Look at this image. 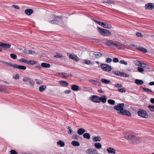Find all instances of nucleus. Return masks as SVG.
Listing matches in <instances>:
<instances>
[{
    "mask_svg": "<svg viewBox=\"0 0 154 154\" xmlns=\"http://www.w3.org/2000/svg\"><path fill=\"white\" fill-rule=\"evenodd\" d=\"M29 82L30 84L32 86H33L34 84V82L31 78L29 79Z\"/></svg>",
    "mask_w": 154,
    "mask_h": 154,
    "instance_id": "43",
    "label": "nucleus"
},
{
    "mask_svg": "<svg viewBox=\"0 0 154 154\" xmlns=\"http://www.w3.org/2000/svg\"><path fill=\"white\" fill-rule=\"evenodd\" d=\"M0 47H2L4 48L8 49L11 47V45L10 44L0 42Z\"/></svg>",
    "mask_w": 154,
    "mask_h": 154,
    "instance_id": "9",
    "label": "nucleus"
},
{
    "mask_svg": "<svg viewBox=\"0 0 154 154\" xmlns=\"http://www.w3.org/2000/svg\"><path fill=\"white\" fill-rule=\"evenodd\" d=\"M143 91L146 92H148L149 93V92H152V91L150 90L149 89L146 88H143Z\"/></svg>",
    "mask_w": 154,
    "mask_h": 154,
    "instance_id": "46",
    "label": "nucleus"
},
{
    "mask_svg": "<svg viewBox=\"0 0 154 154\" xmlns=\"http://www.w3.org/2000/svg\"><path fill=\"white\" fill-rule=\"evenodd\" d=\"M57 144L58 145H60L61 147H63L65 146L64 143L60 140L57 142Z\"/></svg>",
    "mask_w": 154,
    "mask_h": 154,
    "instance_id": "33",
    "label": "nucleus"
},
{
    "mask_svg": "<svg viewBox=\"0 0 154 154\" xmlns=\"http://www.w3.org/2000/svg\"><path fill=\"white\" fill-rule=\"evenodd\" d=\"M80 136L76 134H73L72 136V138L76 140H78V138H80Z\"/></svg>",
    "mask_w": 154,
    "mask_h": 154,
    "instance_id": "38",
    "label": "nucleus"
},
{
    "mask_svg": "<svg viewBox=\"0 0 154 154\" xmlns=\"http://www.w3.org/2000/svg\"><path fill=\"white\" fill-rule=\"evenodd\" d=\"M112 61V59L110 58H106V62L108 63H110Z\"/></svg>",
    "mask_w": 154,
    "mask_h": 154,
    "instance_id": "47",
    "label": "nucleus"
},
{
    "mask_svg": "<svg viewBox=\"0 0 154 154\" xmlns=\"http://www.w3.org/2000/svg\"><path fill=\"white\" fill-rule=\"evenodd\" d=\"M115 43L112 42H111L110 41V44L109 45V46H110L112 47L113 48L115 47Z\"/></svg>",
    "mask_w": 154,
    "mask_h": 154,
    "instance_id": "54",
    "label": "nucleus"
},
{
    "mask_svg": "<svg viewBox=\"0 0 154 154\" xmlns=\"http://www.w3.org/2000/svg\"><path fill=\"white\" fill-rule=\"evenodd\" d=\"M101 82L106 84H108L111 82L110 80L104 79H101Z\"/></svg>",
    "mask_w": 154,
    "mask_h": 154,
    "instance_id": "29",
    "label": "nucleus"
},
{
    "mask_svg": "<svg viewBox=\"0 0 154 154\" xmlns=\"http://www.w3.org/2000/svg\"><path fill=\"white\" fill-rule=\"evenodd\" d=\"M100 67L103 71L106 72H109L112 69L111 66L107 64H102L100 65Z\"/></svg>",
    "mask_w": 154,
    "mask_h": 154,
    "instance_id": "3",
    "label": "nucleus"
},
{
    "mask_svg": "<svg viewBox=\"0 0 154 154\" xmlns=\"http://www.w3.org/2000/svg\"><path fill=\"white\" fill-rule=\"evenodd\" d=\"M98 152V151L95 148H91V154H96Z\"/></svg>",
    "mask_w": 154,
    "mask_h": 154,
    "instance_id": "30",
    "label": "nucleus"
},
{
    "mask_svg": "<svg viewBox=\"0 0 154 154\" xmlns=\"http://www.w3.org/2000/svg\"><path fill=\"white\" fill-rule=\"evenodd\" d=\"M95 55L94 52L93 53H91L90 54V57L92 60H94L96 59V56Z\"/></svg>",
    "mask_w": 154,
    "mask_h": 154,
    "instance_id": "36",
    "label": "nucleus"
},
{
    "mask_svg": "<svg viewBox=\"0 0 154 154\" xmlns=\"http://www.w3.org/2000/svg\"><path fill=\"white\" fill-rule=\"evenodd\" d=\"M59 82L60 83V84L63 87H67L69 84L68 83L64 81H59Z\"/></svg>",
    "mask_w": 154,
    "mask_h": 154,
    "instance_id": "17",
    "label": "nucleus"
},
{
    "mask_svg": "<svg viewBox=\"0 0 154 154\" xmlns=\"http://www.w3.org/2000/svg\"><path fill=\"white\" fill-rule=\"evenodd\" d=\"M101 138L100 136L95 137L92 138V140L94 142L100 141L101 140Z\"/></svg>",
    "mask_w": 154,
    "mask_h": 154,
    "instance_id": "22",
    "label": "nucleus"
},
{
    "mask_svg": "<svg viewBox=\"0 0 154 154\" xmlns=\"http://www.w3.org/2000/svg\"><path fill=\"white\" fill-rule=\"evenodd\" d=\"M124 104L123 103H118L117 105L114 106V109L117 111H122L123 110Z\"/></svg>",
    "mask_w": 154,
    "mask_h": 154,
    "instance_id": "5",
    "label": "nucleus"
},
{
    "mask_svg": "<svg viewBox=\"0 0 154 154\" xmlns=\"http://www.w3.org/2000/svg\"><path fill=\"white\" fill-rule=\"evenodd\" d=\"M12 67L14 68L21 69L22 70H25L26 69V66H23L19 65L17 64H12Z\"/></svg>",
    "mask_w": 154,
    "mask_h": 154,
    "instance_id": "7",
    "label": "nucleus"
},
{
    "mask_svg": "<svg viewBox=\"0 0 154 154\" xmlns=\"http://www.w3.org/2000/svg\"><path fill=\"white\" fill-rule=\"evenodd\" d=\"M91 99L94 102L99 103L100 102V97H91Z\"/></svg>",
    "mask_w": 154,
    "mask_h": 154,
    "instance_id": "13",
    "label": "nucleus"
},
{
    "mask_svg": "<svg viewBox=\"0 0 154 154\" xmlns=\"http://www.w3.org/2000/svg\"><path fill=\"white\" fill-rule=\"evenodd\" d=\"M134 64L138 66H140L141 64V62H140L139 61H134Z\"/></svg>",
    "mask_w": 154,
    "mask_h": 154,
    "instance_id": "44",
    "label": "nucleus"
},
{
    "mask_svg": "<svg viewBox=\"0 0 154 154\" xmlns=\"http://www.w3.org/2000/svg\"><path fill=\"white\" fill-rule=\"evenodd\" d=\"M107 151L108 152L112 153H116L115 150L112 148L109 147L107 149Z\"/></svg>",
    "mask_w": 154,
    "mask_h": 154,
    "instance_id": "19",
    "label": "nucleus"
},
{
    "mask_svg": "<svg viewBox=\"0 0 154 154\" xmlns=\"http://www.w3.org/2000/svg\"><path fill=\"white\" fill-rule=\"evenodd\" d=\"M35 67L36 68H38L39 70H41L42 68L41 66H40L39 64H38V65H36Z\"/></svg>",
    "mask_w": 154,
    "mask_h": 154,
    "instance_id": "58",
    "label": "nucleus"
},
{
    "mask_svg": "<svg viewBox=\"0 0 154 154\" xmlns=\"http://www.w3.org/2000/svg\"><path fill=\"white\" fill-rule=\"evenodd\" d=\"M136 49L145 53H146L147 52V50L146 48L143 47H140L136 48Z\"/></svg>",
    "mask_w": 154,
    "mask_h": 154,
    "instance_id": "20",
    "label": "nucleus"
},
{
    "mask_svg": "<svg viewBox=\"0 0 154 154\" xmlns=\"http://www.w3.org/2000/svg\"><path fill=\"white\" fill-rule=\"evenodd\" d=\"M33 12V10L31 9H26L24 11L25 14L27 15H31Z\"/></svg>",
    "mask_w": 154,
    "mask_h": 154,
    "instance_id": "12",
    "label": "nucleus"
},
{
    "mask_svg": "<svg viewBox=\"0 0 154 154\" xmlns=\"http://www.w3.org/2000/svg\"><path fill=\"white\" fill-rule=\"evenodd\" d=\"M120 63L121 64H123L125 65H127L128 64L124 60H120Z\"/></svg>",
    "mask_w": 154,
    "mask_h": 154,
    "instance_id": "55",
    "label": "nucleus"
},
{
    "mask_svg": "<svg viewBox=\"0 0 154 154\" xmlns=\"http://www.w3.org/2000/svg\"><path fill=\"white\" fill-rule=\"evenodd\" d=\"M51 18L54 22L55 24H57L60 21H62V17L57 16L54 15H52Z\"/></svg>",
    "mask_w": 154,
    "mask_h": 154,
    "instance_id": "4",
    "label": "nucleus"
},
{
    "mask_svg": "<svg viewBox=\"0 0 154 154\" xmlns=\"http://www.w3.org/2000/svg\"><path fill=\"white\" fill-rule=\"evenodd\" d=\"M101 26L103 27L106 28L110 29L112 28V26L110 24H108L106 23H105L103 22H102Z\"/></svg>",
    "mask_w": 154,
    "mask_h": 154,
    "instance_id": "15",
    "label": "nucleus"
},
{
    "mask_svg": "<svg viewBox=\"0 0 154 154\" xmlns=\"http://www.w3.org/2000/svg\"><path fill=\"white\" fill-rule=\"evenodd\" d=\"M100 101H102L103 103H105L106 102V97H103V98H102V97H100Z\"/></svg>",
    "mask_w": 154,
    "mask_h": 154,
    "instance_id": "39",
    "label": "nucleus"
},
{
    "mask_svg": "<svg viewBox=\"0 0 154 154\" xmlns=\"http://www.w3.org/2000/svg\"><path fill=\"white\" fill-rule=\"evenodd\" d=\"M138 71L140 72H143L144 71V69L141 67H139L137 68Z\"/></svg>",
    "mask_w": 154,
    "mask_h": 154,
    "instance_id": "50",
    "label": "nucleus"
},
{
    "mask_svg": "<svg viewBox=\"0 0 154 154\" xmlns=\"http://www.w3.org/2000/svg\"><path fill=\"white\" fill-rule=\"evenodd\" d=\"M84 138L89 140L90 139L91 137L90 134L88 133H85L83 135Z\"/></svg>",
    "mask_w": 154,
    "mask_h": 154,
    "instance_id": "25",
    "label": "nucleus"
},
{
    "mask_svg": "<svg viewBox=\"0 0 154 154\" xmlns=\"http://www.w3.org/2000/svg\"><path fill=\"white\" fill-rule=\"evenodd\" d=\"M85 131V129L80 128L78 130L77 132L79 135H82L84 134Z\"/></svg>",
    "mask_w": 154,
    "mask_h": 154,
    "instance_id": "14",
    "label": "nucleus"
},
{
    "mask_svg": "<svg viewBox=\"0 0 154 154\" xmlns=\"http://www.w3.org/2000/svg\"><path fill=\"white\" fill-rule=\"evenodd\" d=\"M13 78L15 79H19L20 77L18 74H16L15 76L13 77Z\"/></svg>",
    "mask_w": 154,
    "mask_h": 154,
    "instance_id": "56",
    "label": "nucleus"
},
{
    "mask_svg": "<svg viewBox=\"0 0 154 154\" xmlns=\"http://www.w3.org/2000/svg\"><path fill=\"white\" fill-rule=\"evenodd\" d=\"M121 76L125 77H129V75L128 74L125 73L124 72H122L121 74Z\"/></svg>",
    "mask_w": 154,
    "mask_h": 154,
    "instance_id": "48",
    "label": "nucleus"
},
{
    "mask_svg": "<svg viewBox=\"0 0 154 154\" xmlns=\"http://www.w3.org/2000/svg\"><path fill=\"white\" fill-rule=\"evenodd\" d=\"M2 63H3L6 64L12 67L13 64L11 63H8L3 61H2Z\"/></svg>",
    "mask_w": 154,
    "mask_h": 154,
    "instance_id": "49",
    "label": "nucleus"
},
{
    "mask_svg": "<svg viewBox=\"0 0 154 154\" xmlns=\"http://www.w3.org/2000/svg\"><path fill=\"white\" fill-rule=\"evenodd\" d=\"M41 66L44 68H49L50 67V65L49 63H41Z\"/></svg>",
    "mask_w": 154,
    "mask_h": 154,
    "instance_id": "18",
    "label": "nucleus"
},
{
    "mask_svg": "<svg viewBox=\"0 0 154 154\" xmlns=\"http://www.w3.org/2000/svg\"><path fill=\"white\" fill-rule=\"evenodd\" d=\"M97 30L101 35L104 36H109L112 35L109 30L104 29L99 27H97Z\"/></svg>",
    "mask_w": 154,
    "mask_h": 154,
    "instance_id": "1",
    "label": "nucleus"
},
{
    "mask_svg": "<svg viewBox=\"0 0 154 154\" xmlns=\"http://www.w3.org/2000/svg\"><path fill=\"white\" fill-rule=\"evenodd\" d=\"M37 54H38V52L35 51H32V50H29V52H28V54H32L33 55H36Z\"/></svg>",
    "mask_w": 154,
    "mask_h": 154,
    "instance_id": "24",
    "label": "nucleus"
},
{
    "mask_svg": "<svg viewBox=\"0 0 154 154\" xmlns=\"http://www.w3.org/2000/svg\"><path fill=\"white\" fill-rule=\"evenodd\" d=\"M112 72L116 75H120L121 76V74L122 72L116 71H112Z\"/></svg>",
    "mask_w": 154,
    "mask_h": 154,
    "instance_id": "34",
    "label": "nucleus"
},
{
    "mask_svg": "<svg viewBox=\"0 0 154 154\" xmlns=\"http://www.w3.org/2000/svg\"><path fill=\"white\" fill-rule=\"evenodd\" d=\"M125 138L127 140H128L129 141L131 142L132 141H134V139L135 138V136L133 135L130 134L126 137Z\"/></svg>",
    "mask_w": 154,
    "mask_h": 154,
    "instance_id": "8",
    "label": "nucleus"
},
{
    "mask_svg": "<svg viewBox=\"0 0 154 154\" xmlns=\"http://www.w3.org/2000/svg\"><path fill=\"white\" fill-rule=\"evenodd\" d=\"M70 59H72L75 61H78L79 60V58L75 54H70L69 56Z\"/></svg>",
    "mask_w": 154,
    "mask_h": 154,
    "instance_id": "10",
    "label": "nucleus"
},
{
    "mask_svg": "<svg viewBox=\"0 0 154 154\" xmlns=\"http://www.w3.org/2000/svg\"><path fill=\"white\" fill-rule=\"evenodd\" d=\"M136 35L138 37H139L141 38H142L143 37V35L141 33L139 32H137L136 33Z\"/></svg>",
    "mask_w": 154,
    "mask_h": 154,
    "instance_id": "53",
    "label": "nucleus"
},
{
    "mask_svg": "<svg viewBox=\"0 0 154 154\" xmlns=\"http://www.w3.org/2000/svg\"><path fill=\"white\" fill-rule=\"evenodd\" d=\"M134 140H136L135 141H136L137 143H139L140 142V139L139 137L135 136V138Z\"/></svg>",
    "mask_w": 154,
    "mask_h": 154,
    "instance_id": "51",
    "label": "nucleus"
},
{
    "mask_svg": "<svg viewBox=\"0 0 154 154\" xmlns=\"http://www.w3.org/2000/svg\"><path fill=\"white\" fill-rule=\"evenodd\" d=\"M135 83L139 85H141L143 84V81L141 80L136 79L135 81Z\"/></svg>",
    "mask_w": 154,
    "mask_h": 154,
    "instance_id": "23",
    "label": "nucleus"
},
{
    "mask_svg": "<svg viewBox=\"0 0 154 154\" xmlns=\"http://www.w3.org/2000/svg\"><path fill=\"white\" fill-rule=\"evenodd\" d=\"M148 107L151 111L154 112V105H149Z\"/></svg>",
    "mask_w": 154,
    "mask_h": 154,
    "instance_id": "42",
    "label": "nucleus"
},
{
    "mask_svg": "<svg viewBox=\"0 0 154 154\" xmlns=\"http://www.w3.org/2000/svg\"><path fill=\"white\" fill-rule=\"evenodd\" d=\"M19 61L20 62H22L25 63H26L27 64L28 63V60H26L24 58L20 59L19 60Z\"/></svg>",
    "mask_w": 154,
    "mask_h": 154,
    "instance_id": "35",
    "label": "nucleus"
},
{
    "mask_svg": "<svg viewBox=\"0 0 154 154\" xmlns=\"http://www.w3.org/2000/svg\"><path fill=\"white\" fill-rule=\"evenodd\" d=\"M11 154H17V152L14 150L11 149L10 151Z\"/></svg>",
    "mask_w": 154,
    "mask_h": 154,
    "instance_id": "52",
    "label": "nucleus"
},
{
    "mask_svg": "<svg viewBox=\"0 0 154 154\" xmlns=\"http://www.w3.org/2000/svg\"><path fill=\"white\" fill-rule=\"evenodd\" d=\"M71 144L75 146H79L80 145L79 143L78 142L75 141H72Z\"/></svg>",
    "mask_w": 154,
    "mask_h": 154,
    "instance_id": "28",
    "label": "nucleus"
},
{
    "mask_svg": "<svg viewBox=\"0 0 154 154\" xmlns=\"http://www.w3.org/2000/svg\"><path fill=\"white\" fill-rule=\"evenodd\" d=\"M68 129H69V131L68 132V134L70 135L72 134L73 132V131L72 130L70 126H68Z\"/></svg>",
    "mask_w": 154,
    "mask_h": 154,
    "instance_id": "41",
    "label": "nucleus"
},
{
    "mask_svg": "<svg viewBox=\"0 0 154 154\" xmlns=\"http://www.w3.org/2000/svg\"><path fill=\"white\" fill-rule=\"evenodd\" d=\"M124 47L123 45L119 43H117L116 47L119 49H122Z\"/></svg>",
    "mask_w": 154,
    "mask_h": 154,
    "instance_id": "31",
    "label": "nucleus"
},
{
    "mask_svg": "<svg viewBox=\"0 0 154 154\" xmlns=\"http://www.w3.org/2000/svg\"><path fill=\"white\" fill-rule=\"evenodd\" d=\"M12 7L17 10H18L20 9L19 7L17 5H13L12 6Z\"/></svg>",
    "mask_w": 154,
    "mask_h": 154,
    "instance_id": "63",
    "label": "nucleus"
},
{
    "mask_svg": "<svg viewBox=\"0 0 154 154\" xmlns=\"http://www.w3.org/2000/svg\"><path fill=\"white\" fill-rule=\"evenodd\" d=\"M115 86L116 87H122V84H119L117 83L115 85Z\"/></svg>",
    "mask_w": 154,
    "mask_h": 154,
    "instance_id": "61",
    "label": "nucleus"
},
{
    "mask_svg": "<svg viewBox=\"0 0 154 154\" xmlns=\"http://www.w3.org/2000/svg\"><path fill=\"white\" fill-rule=\"evenodd\" d=\"M118 113L119 114L126 116L129 117L131 116V114L129 111L126 109H123V110L122 111L118 112Z\"/></svg>",
    "mask_w": 154,
    "mask_h": 154,
    "instance_id": "6",
    "label": "nucleus"
},
{
    "mask_svg": "<svg viewBox=\"0 0 154 154\" xmlns=\"http://www.w3.org/2000/svg\"><path fill=\"white\" fill-rule=\"evenodd\" d=\"M146 64L145 63H141V66L143 68H146Z\"/></svg>",
    "mask_w": 154,
    "mask_h": 154,
    "instance_id": "64",
    "label": "nucleus"
},
{
    "mask_svg": "<svg viewBox=\"0 0 154 154\" xmlns=\"http://www.w3.org/2000/svg\"><path fill=\"white\" fill-rule=\"evenodd\" d=\"M119 60L118 58H114L113 59V62L114 63H117L119 62Z\"/></svg>",
    "mask_w": 154,
    "mask_h": 154,
    "instance_id": "57",
    "label": "nucleus"
},
{
    "mask_svg": "<svg viewBox=\"0 0 154 154\" xmlns=\"http://www.w3.org/2000/svg\"><path fill=\"white\" fill-rule=\"evenodd\" d=\"M37 63V61H35L33 60H28L27 64L29 65H34L36 64Z\"/></svg>",
    "mask_w": 154,
    "mask_h": 154,
    "instance_id": "27",
    "label": "nucleus"
},
{
    "mask_svg": "<svg viewBox=\"0 0 154 154\" xmlns=\"http://www.w3.org/2000/svg\"><path fill=\"white\" fill-rule=\"evenodd\" d=\"M154 8L153 4L149 3L145 5V8L146 9H152Z\"/></svg>",
    "mask_w": 154,
    "mask_h": 154,
    "instance_id": "11",
    "label": "nucleus"
},
{
    "mask_svg": "<svg viewBox=\"0 0 154 154\" xmlns=\"http://www.w3.org/2000/svg\"><path fill=\"white\" fill-rule=\"evenodd\" d=\"M137 114L139 116L143 118H147L148 116L146 112L141 109H139Z\"/></svg>",
    "mask_w": 154,
    "mask_h": 154,
    "instance_id": "2",
    "label": "nucleus"
},
{
    "mask_svg": "<svg viewBox=\"0 0 154 154\" xmlns=\"http://www.w3.org/2000/svg\"><path fill=\"white\" fill-rule=\"evenodd\" d=\"M85 63V64L87 65H90L91 64V62L88 60H85L84 61Z\"/></svg>",
    "mask_w": 154,
    "mask_h": 154,
    "instance_id": "59",
    "label": "nucleus"
},
{
    "mask_svg": "<svg viewBox=\"0 0 154 154\" xmlns=\"http://www.w3.org/2000/svg\"><path fill=\"white\" fill-rule=\"evenodd\" d=\"M102 3H106L107 4H115V2L114 1L111 0H107L106 1H103L102 2Z\"/></svg>",
    "mask_w": 154,
    "mask_h": 154,
    "instance_id": "32",
    "label": "nucleus"
},
{
    "mask_svg": "<svg viewBox=\"0 0 154 154\" xmlns=\"http://www.w3.org/2000/svg\"><path fill=\"white\" fill-rule=\"evenodd\" d=\"M94 146L97 149H100L101 148L102 145L101 144L99 143H96L94 145Z\"/></svg>",
    "mask_w": 154,
    "mask_h": 154,
    "instance_id": "26",
    "label": "nucleus"
},
{
    "mask_svg": "<svg viewBox=\"0 0 154 154\" xmlns=\"http://www.w3.org/2000/svg\"><path fill=\"white\" fill-rule=\"evenodd\" d=\"M35 80L37 84H40L42 83V81L40 80H38V79H35Z\"/></svg>",
    "mask_w": 154,
    "mask_h": 154,
    "instance_id": "62",
    "label": "nucleus"
},
{
    "mask_svg": "<svg viewBox=\"0 0 154 154\" xmlns=\"http://www.w3.org/2000/svg\"><path fill=\"white\" fill-rule=\"evenodd\" d=\"M11 57L13 59H15L17 58V56L14 54H11L10 55Z\"/></svg>",
    "mask_w": 154,
    "mask_h": 154,
    "instance_id": "45",
    "label": "nucleus"
},
{
    "mask_svg": "<svg viewBox=\"0 0 154 154\" xmlns=\"http://www.w3.org/2000/svg\"><path fill=\"white\" fill-rule=\"evenodd\" d=\"M46 88V86L42 85L39 87V90L40 92H42Z\"/></svg>",
    "mask_w": 154,
    "mask_h": 154,
    "instance_id": "37",
    "label": "nucleus"
},
{
    "mask_svg": "<svg viewBox=\"0 0 154 154\" xmlns=\"http://www.w3.org/2000/svg\"><path fill=\"white\" fill-rule=\"evenodd\" d=\"M71 88L72 91H76L79 90V87L78 85H73L71 86Z\"/></svg>",
    "mask_w": 154,
    "mask_h": 154,
    "instance_id": "16",
    "label": "nucleus"
},
{
    "mask_svg": "<svg viewBox=\"0 0 154 154\" xmlns=\"http://www.w3.org/2000/svg\"><path fill=\"white\" fill-rule=\"evenodd\" d=\"M118 90H119V92H125V90H124V88H120Z\"/></svg>",
    "mask_w": 154,
    "mask_h": 154,
    "instance_id": "60",
    "label": "nucleus"
},
{
    "mask_svg": "<svg viewBox=\"0 0 154 154\" xmlns=\"http://www.w3.org/2000/svg\"><path fill=\"white\" fill-rule=\"evenodd\" d=\"M108 103L110 104L113 105L115 103V101L109 99L108 100Z\"/></svg>",
    "mask_w": 154,
    "mask_h": 154,
    "instance_id": "40",
    "label": "nucleus"
},
{
    "mask_svg": "<svg viewBox=\"0 0 154 154\" xmlns=\"http://www.w3.org/2000/svg\"><path fill=\"white\" fill-rule=\"evenodd\" d=\"M94 54L96 59L101 57L102 56V54L99 52H95Z\"/></svg>",
    "mask_w": 154,
    "mask_h": 154,
    "instance_id": "21",
    "label": "nucleus"
}]
</instances>
